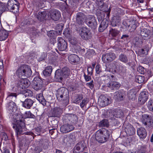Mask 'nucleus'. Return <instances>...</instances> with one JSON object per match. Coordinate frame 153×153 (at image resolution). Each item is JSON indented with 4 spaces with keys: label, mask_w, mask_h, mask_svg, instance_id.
<instances>
[{
    "label": "nucleus",
    "mask_w": 153,
    "mask_h": 153,
    "mask_svg": "<svg viewBox=\"0 0 153 153\" xmlns=\"http://www.w3.org/2000/svg\"><path fill=\"white\" fill-rule=\"evenodd\" d=\"M13 119L16 123L13 124V128L15 129L17 134H22V128L25 126V120L22 114L21 113L15 114L13 115Z\"/></svg>",
    "instance_id": "1"
},
{
    "label": "nucleus",
    "mask_w": 153,
    "mask_h": 153,
    "mask_svg": "<svg viewBox=\"0 0 153 153\" xmlns=\"http://www.w3.org/2000/svg\"><path fill=\"white\" fill-rule=\"evenodd\" d=\"M111 132L105 128H102L97 131L95 137L97 141L100 143H104L108 140Z\"/></svg>",
    "instance_id": "2"
},
{
    "label": "nucleus",
    "mask_w": 153,
    "mask_h": 153,
    "mask_svg": "<svg viewBox=\"0 0 153 153\" xmlns=\"http://www.w3.org/2000/svg\"><path fill=\"white\" fill-rule=\"evenodd\" d=\"M56 96L59 101L63 102L66 105L68 104L69 97V91L67 89L63 87L58 89L56 93Z\"/></svg>",
    "instance_id": "3"
},
{
    "label": "nucleus",
    "mask_w": 153,
    "mask_h": 153,
    "mask_svg": "<svg viewBox=\"0 0 153 153\" xmlns=\"http://www.w3.org/2000/svg\"><path fill=\"white\" fill-rule=\"evenodd\" d=\"M32 74L30 67L28 65L21 66L16 70V74L19 78L26 79L30 77Z\"/></svg>",
    "instance_id": "4"
},
{
    "label": "nucleus",
    "mask_w": 153,
    "mask_h": 153,
    "mask_svg": "<svg viewBox=\"0 0 153 153\" xmlns=\"http://www.w3.org/2000/svg\"><path fill=\"white\" fill-rule=\"evenodd\" d=\"M75 30L79 33L81 38L85 40H87L90 38V30L87 27H77L76 25Z\"/></svg>",
    "instance_id": "5"
},
{
    "label": "nucleus",
    "mask_w": 153,
    "mask_h": 153,
    "mask_svg": "<svg viewBox=\"0 0 153 153\" xmlns=\"http://www.w3.org/2000/svg\"><path fill=\"white\" fill-rule=\"evenodd\" d=\"M7 7L10 11L16 13L19 11V4L16 0H9L7 3Z\"/></svg>",
    "instance_id": "6"
},
{
    "label": "nucleus",
    "mask_w": 153,
    "mask_h": 153,
    "mask_svg": "<svg viewBox=\"0 0 153 153\" xmlns=\"http://www.w3.org/2000/svg\"><path fill=\"white\" fill-rule=\"evenodd\" d=\"M141 120L144 126H145L147 128H153V117L144 114L142 115Z\"/></svg>",
    "instance_id": "7"
},
{
    "label": "nucleus",
    "mask_w": 153,
    "mask_h": 153,
    "mask_svg": "<svg viewBox=\"0 0 153 153\" xmlns=\"http://www.w3.org/2000/svg\"><path fill=\"white\" fill-rule=\"evenodd\" d=\"M43 86V81L38 77H35L32 82L33 88L36 91L41 89Z\"/></svg>",
    "instance_id": "8"
},
{
    "label": "nucleus",
    "mask_w": 153,
    "mask_h": 153,
    "mask_svg": "<svg viewBox=\"0 0 153 153\" xmlns=\"http://www.w3.org/2000/svg\"><path fill=\"white\" fill-rule=\"evenodd\" d=\"M78 120V118L77 116L73 114H67L63 118V121L65 123L70 122V123L76 124Z\"/></svg>",
    "instance_id": "9"
},
{
    "label": "nucleus",
    "mask_w": 153,
    "mask_h": 153,
    "mask_svg": "<svg viewBox=\"0 0 153 153\" xmlns=\"http://www.w3.org/2000/svg\"><path fill=\"white\" fill-rule=\"evenodd\" d=\"M110 99L103 95H100L99 98L98 102L102 107H104L110 104Z\"/></svg>",
    "instance_id": "10"
},
{
    "label": "nucleus",
    "mask_w": 153,
    "mask_h": 153,
    "mask_svg": "<svg viewBox=\"0 0 153 153\" xmlns=\"http://www.w3.org/2000/svg\"><path fill=\"white\" fill-rule=\"evenodd\" d=\"M116 57V55L114 53L110 52L103 54L102 59L103 62L106 63L113 61Z\"/></svg>",
    "instance_id": "11"
},
{
    "label": "nucleus",
    "mask_w": 153,
    "mask_h": 153,
    "mask_svg": "<svg viewBox=\"0 0 153 153\" xmlns=\"http://www.w3.org/2000/svg\"><path fill=\"white\" fill-rule=\"evenodd\" d=\"M86 22L88 25L91 28L95 29L97 27V21L95 17L93 16H89Z\"/></svg>",
    "instance_id": "12"
},
{
    "label": "nucleus",
    "mask_w": 153,
    "mask_h": 153,
    "mask_svg": "<svg viewBox=\"0 0 153 153\" xmlns=\"http://www.w3.org/2000/svg\"><path fill=\"white\" fill-rule=\"evenodd\" d=\"M6 109L9 113L13 114L16 111L17 108L15 103L13 101L7 102Z\"/></svg>",
    "instance_id": "13"
},
{
    "label": "nucleus",
    "mask_w": 153,
    "mask_h": 153,
    "mask_svg": "<svg viewBox=\"0 0 153 153\" xmlns=\"http://www.w3.org/2000/svg\"><path fill=\"white\" fill-rule=\"evenodd\" d=\"M50 13L51 18L55 21L59 20L61 16L60 12L55 9L51 10L50 11Z\"/></svg>",
    "instance_id": "14"
},
{
    "label": "nucleus",
    "mask_w": 153,
    "mask_h": 153,
    "mask_svg": "<svg viewBox=\"0 0 153 153\" xmlns=\"http://www.w3.org/2000/svg\"><path fill=\"white\" fill-rule=\"evenodd\" d=\"M148 98V93L146 91L140 93L138 98V102L140 105L143 104L147 100Z\"/></svg>",
    "instance_id": "15"
},
{
    "label": "nucleus",
    "mask_w": 153,
    "mask_h": 153,
    "mask_svg": "<svg viewBox=\"0 0 153 153\" xmlns=\"http://www.w3.org/2000/svg\"><path fill=\"white\" fill-rule=\"evenodd\" d=\"M57 47L60 51H65L67 48V42L62 38H58Z\"/></svg>",
    "instance_id": "16"
},
{
    "label": "nucleus",
    "mask_w": 153,
    "mask_h": 153,
    "mask_svg": "<svg viewBox=\"0 0 153 153\" xmlns=\"http://www.w3.org/2000/svg\"><path fill=\"white\" fill-rule=\"evenodd\" d=\"M74 128V127L72 125L67 123L61 126L60 131L62 133H65L72 131L73 130Z\"/></svg>",
    "instance_id": "17"
},
{
    "label": "nucleus",
    "mask_w": 153,
    "mask_h": 153,
    "mask_svg": "<svg viewBox=\"0 0 153 153\" xmlns=\"http://www.w3.org/2000/svg\"><path fill=\"white\" fill-rule=\"evenodd\" d=\"M30 81L26 79L20 80L18 82L17 85L18 88L22 89L27 88L30 85Z\"/></svg>",
    "instance_id": "18"
},
{
    "label": "nucleus",
    "mask_w": 153,
    "mask_h": 153,
    "mask_svg": "<svg viewBox=\"0 0 153 153\" xmlns=\"http://www.w3.org/2000/svg\"><path fill=\"white\" fill-rule=\"evenodd\" d=\"M86 19V17L84 14L79 12L77 13L76 16V22L79 25H82Z\"/></svg>",
    "instance_id": "19"
},
{
    "label": "nucleus",
    "mask_w": 153,
    "mask_h": 153,
    "mask_svg": "<svg viewBox=\"0 0 153 153\" xmlns=\"http://www.w3.org/2000/svg\"><path fill=\"white\" fill-rule=\"evenodd\" d=\"M125 131L127 134L129 136L132 135L135 133V130L133 126L129 124L125 128Z\"/></svg>",
    "instance_id": "20"
},
{
    "label": "nucleus",
    "mask_w": 153,
    "mask_h": 153,
    "mask_svg": "<svg viewBox=\"0 0 153 153\" xmlns=\"http://www.w3.org/2000/svg\"><path fill=\"white\" fill-rule=\"evenodd\" d=\"M69 62L72 64H77L79 60V56L74 54L70 55L68 57Z\"/></svg>",
    "instance_id": "21"
},
{
    "label": "nucleus",
    "mask_w": 153,
    "mask_h": 153,
    "mask_svg": "<svg viewBox=\"0 0 153 153\" xmlns=\"http://www.w3.org/2000/svg\"><path fill=\"white\" fill-rule=\"evenodd\" d=\"M33 102H34L31 99H26L22 102V105L23 107L27 109H30L33 105Z\"/></svg>",
    "instance_id": "22"
},
{
    "label": "nucleus",
    "mask_w": 153,
    "mask_h": 153,
    "mask_svg": "<svg viewBox=\"0 0 153 153\" xmlns=\"http://www.w3.org/2000/svg\"><path fill=\"white\" fill-rule=\"evenodd\" d=\"M137 133L140 137L142 139H144L147 135L146 129L143 127L138 128L137 130Z\"/></svg>",
    "instance_id": "23"
},
{
    "label": "nucleus",
    "mask_w": 153,
    "mask_h": 153,
    "mask_svg": "<svg viewBox=\"0 0 153 153\" xmlns=\"http://www.w3.org/2000/svg\"><path fill=\"white\" fill-rule=\"evenodd\" d=\"M108 86L112 90L119 88L120 85L118 82L112 81H110L107 84Z\"/></svg>",
    "instance_id": "24"
},
{
    "label": "nucleus",
    "mask_w": 153,
    "mask_h": 153,
    "mask_svg": "<svg viewBox=\"0 0 153 153\" xmlns=\"http://www.w3.org/2000/svg\"><path fill=\"white\" fill-rule=\"evenodd\" d=\"M7 95V97L6 99L7 102L15 101L18 95L17 93L12 92H8Z\"/></svg>",
    "instance_id": "25"
},
{
    "label": "nucleus",
    "mask_w": 153,
    "mask_h": 153,
    "mask_svg": "<svg viewBox=\"0 0 153 153\" xmlns=\"http://www.w3.org/2000/svg\"><path fill=\"white\" fill-rule=\"evenodd\" d=\"M48 15L45 11L39 12L36 16V18L40 21H42L46 20Z\"/></svg>",
    "instance_id": "26"
},
{
    "label": "nucleus",
    "mask_w": 153,
    "mask_h": 153,
    "mask_svg": "<svg viewBox=\"0 0 153 153\" xmlns=\"http://www.w3.org/2000/svg\"><path fill=\"white\" fill-rule=\"evenodd\" d=\"M121 20L120 17L118 16H114L111 22V24L112 27H115L120 23Z\"/></svg>",
    "instance_id": "27"
},
{
    "label": "nucleus",
    "mask_w": 153,
    "mask_h": 153,
    "mask_svg": "<svg viewBox=\"0 0 153 153\" xmlns=\"http://www.w3.org/2000/svg\"><path fill=\"white\" fill-rule=\"evenodd\" d=\"M108 26V22L106 20H103L101 23L99 27V31L100 32L103 31Z\"/></svg>",
    "instance_id": "28"
},
{
    "label": "nucleus",
    "mask_w": 153,
    "mask_h": 153,
    "mask_svg": "<svg viewBox=\"0 0 153 153\" xmlns=\"http://www.w3.org/2000/svg\"><path fill=\"white\" fill-rule=\"evenodd\" d=\"M62 110L59 108H55L52 111V116L55 117H59L62 113Z\"/></svg>",
    "instance_id": "29"
},
{
    "label": "nucleus",
    "mask_w": 153,
    "mask_h": 153,
    "mask_svg": "<svg viewBox=\"0 0 153 153\" xmlns=\"http://www.w3.org/2000/svg\"><path fill=\"white\" fill-rule=\"evenodd\" d=\"M8 35V32L4 29L0 30V41L5 40L7 38Z\"/></svg>",
    "instance_id": "30"
},
{
    "label": "nucleus",
    "mask_w": 153,
    "mask_h": 153,
    "mask_svg": "<svg viewBox=\"0 0 153 153\" xmlns=\"http://www.w3.org/2000/svg\"><path fill=\"white\" fill-rule=\"evenodd\" d=\"M117 70L119 73L121 75H123L125 74L127 71L126 67L122 65H119Z\"/></svg>",
    "instance_id": "31"
},
{
    "label": "nucleus",
    "mask_w": 153,
    "mask_h": 153,
    "mask_svg": "<svg viewBox=\"0 0 153 153\" xmlns=\"http://www.w3.org/2000/svg\"><path fill=\"white\" fill-rule=\"evenodd\" d=\"M55 78L57 79L59 82L61 81L62 79L64 78V77L62 74L61 71L59 70H57L55 73Z\"/></svg>",
    "instance_id": "32"
},
{
    "label": "nucleus",
    "mask_w": 153,
    "mask_h": 153,
    "mask_svg": "<svg viewBox=\"0 0 153 153\" xmlns=\"http://www.w3.org/2000/svg\"><path fill=\"white\" fill-rule=\"evenodd\" d=\"M117 99L120 100H122L123 99V97L126 95L125 92L123 90H120L115 93Z\"/></svg>",
    "instance_id": "33"
},
{
    "label": "nucleus",
    "mask_w": 153,
    "mask_h": 153,
    "mask_svg": "<svg viewBox=\"0 0 153 153\" xmlns=\"http://www.w3.org/2000/svg\"><path fill=\"white\" fill-rule=\"evenodd\" d=\"M52 71V67L51 66H49L45 68V69L43 71V73L45 76H50L51 75Z\"/></svg>",
    "instance_id": "34"
},
{
    "label": "nucleus",
    "mask_w": 153,
    "mask_h": 153,
    "mask_svg": "<svg viewBox=\"0 0 153 153\" xmlns=\"http://www.w3.org/2000/svg\"><path fill=\"white\" fill-rule=\"evenodd\" d=\"M36 98L39 102L43 105L46 104V101L44 99L43 94L41 93L39 94L36 95Z\"/></svg>",
    "instance_id": "35"
},
{
    "label": "nucleus",
    "mask_w": 153,
    "mask_h": 153,
    "mask_svg": "<svg viewBox=\"0 0 153 153\" xmlns=\"http://www.w3.org/2000/svg\"><path fill=\"white\" fill-rule=\"evenodd\" d=\"M98 126L100 127H108L109 123L108 120L105 119L102 120L99 122Z\"/></svg>",
    "instance_id": "36"
},
{
    "label": "nucleus",
    "mask_w": 153,
    "mask_h": 153,
    "mask_svg": "<svg viewBox=\"0 0 153 153\" xmlns=\"http://www.w3.org/2000/svg\"><path fill=\"white\" fill-rule=\"evenodd\" d=\"M61 71L64 78H67L69 76L70 73V71L69 69L67 67L63 68Z\"/></svg>",
    "instance_id": "37"
},
{
    "label": "nucleus",
    "mask_w": 153,
    "mask_h": 153,
    "mask_svg": "<svg viewBox=\"0 0 153 153\" xmlns=\"http://www.w3.org/2000/svg\"><path fill=\"white\" fill-rule=\"evenodd\" d=\"M123 111L120 109H115L113 113L114 116L117 118H120L123 116Z\"/></svg>",
    "instance_id": "38"
},
{
    "label": "nucleus",
    "mask_w": 153,
    "mask_h": 153,
    "mask_svg": "<svg viewBox=\"0 0 153 153\" xmlns=\"http://www.w3.org/2000/svg\"><path fill=\"white\" fill-rule=\"evenodd\" d=\"M120 33V31L115 28H111L109 31V34L113 37H116Z\"/></svg>",
    "instance_id": "39"
},
{
    "label": "nucleus",
    "mask_w": 153,
    "mask_h": 153,
    "mask_svg": "<svg viewBox=\"0 0 153 153\" xmlns=\"http://www.w3.org/2000/svg\"><path fill=\"white\" fill-rule=\"evenodd\" d=\"M118 60L124 63H126L128 62V57L126 55L123 54H121L119 55Z\"/></svg>",
    "instance_id": "40"
},
{
    "label": "nucleus",
    "mask_w": 153,
    "mask_h": 153,
    "mask_svg": "<svg viewBox=\"0 0 153 153\" xmlns=\"http://www.w3.org/2000/svg\"><path fill=\"white\" fill-rule=\"evenodd\" d=\"M133 42L136 45L140 46L142 44L143 42L141 39L136 37L133 39Z\"/></svg>",
    "instance_id": "41"
},
{
    "label": "nucleus",
    "mask_w": 153,
    "mask_h": 153,
    "mask_svg": "<svg viewBox=\"0 0 153 153\" xmlns=\"http://www.w3.org/2000/svg\"><path fill=\"white\" fill-rule=\"evenodd\" d=\"M96 15L97 16V18L99 20H102L104 17V12L103 11L97 10V11Z\"/></svg>",
    "instance_id": "42"
},
{
    "label": "nucleus",
    "mask_w": 153,
    "mask_h": 153,
    "mask_svg": "<svg viewBox=\"0 0 153 153\" xmlns=\"http://www.w3.org/2000/svg\"><path fill=\"white\" fill-rule=\"evenodd\" d=\"M23 117L24 119L27 118H36V116L30 111L26 112L24 115Z\"/></svg>",
    "instance_id": "43"
},
{
    "label": "nucleus",
    "mask_w": 153,
    "mask_h": 153,
    "mask_svg": "<svg viewBox=\"0 0 153 153\" xmlns=\"http://www.w3.org/2000/svg\"><path fill=\"white\" fill-rule=\"evenodd\" d=\"M22 92L23 94L26 97H31L33 96V92L32 91L30 90L26 89L23 90Z\"/></svg>",
    "instance_id": "44"
},
{
    "label": "nucleus",
    "mask_w": 153,
    "mask_h": 153,
    "mask_svg": "<svg viewBox=\"0 0 153 153\" xmlns=\"http://www.w3.org/2000/svg\"><path fill=\"white\" fill-rule=\"evenodd\" d=\"M144 79L143 76L138 75L136 77L135 81L139 83H141L144 81Z\"/></svg>",
    "instance_id": "45"
},
{
    "label": "nucleus",
    "mask_w": 153,
    "mask_h": 153,
    "mask_svg": "<svg viewBox=\"0 0 153 153\" xmlns=\"http://www.w3.org/2000/svg\"><path fill=\"white\" fill-rule=\"evenodd\" d=\"M133 90H130L128 93V96L130 99L133 100L135 97V94Z\"/></svg>",
    "instance_id": "46"
},
{
    "label": "nucleus",
    "mask_w": 153,
    "mask_h": 153,
    "mask_svg": "<svg viewBox=\"0 0 153 153\" xmlns=\"http://www.w3.org/2000/svg\"><path fill=\"white\" fill-rule=\"evenodd\" d=\"M104 0H96V3L98 6V7L103 10V7L104 6V3L103 1Z\"/></svg>",
    "instance_id": "47"
},
{
    "label": "nucleus",
    "mask_w": 153,
    "mask_h": 153,
    "mask_svg": "<svg viewBox=\"0 0 153 153\" xmlns=\"http://www.w3.org/2000/svg\"><path fill=\"white\" fill-rule=\"evenodd\" d=\"M140 34L142 36L146 37H147L149 34V30L147 29H144L141 31Z\"/></svg>",
    "instance_id": "48"
},
{
    "label": "nucleus",
    "mask_w": 153,
    "mask_h": 153,
    "mask_svg": "<svg viewBox=\"0 0 153 153\" xmlns=\"http://www.w3.org/2000/svg\"><path fill=\"white\" fill-rule=\"evenodd\" d=\"M56 34V31L53 30H51L47 32V35L48 36L51 38L55 37Z\"/></svg>",
    "instance_id": "49"
},
{
    "label": "nucleus",
    "mask_w": 153,
    "mask_h": 153,
    "mask_svg": "<svg viewBox=\"0 0 153 153\" xmlns=\"http://www.w3.org/2000/svg\"><path fill=\"white\" fill-rule=\"evenodd\" d=\"M26 97L23 94V93L22 92L20 94L18 95V98L19 99L20 101L22 103L25 100Z\"/></svg>",
    "instance_id": "50"
},
{
    "label": "nucleus",
    "mask_w": 153,
    "mask_h": 153,
    "mask_svg": "<svg viewBox=\"0 0 153 153\" xmlns=\"http://www.w3.org/2000/svg\"><path fill=\"white\" fill-rule=\"evenodd\" d=\"M74 137L73 135H70L66 138H65L64 140H69V143H70L71 142L74 141Z\"/></svg>",
    "instance_id": "51"
},
{
    "label": "nucleus",
    "mask_w": 153,
    "mask_h": 153,
    "mask_svg": "<svg viewBox=\"0 0 153 153\" xmlns=\"http://www.w3.org/2000/svg\"><path fill=\"white\" fill-rule=\"evenodd\" d=\"M147 106L150 110L153 111V100H150L148 102Z\"/></svg>",
    "instance_id": "52"
},
{
    "label": "nucleus",
    "mask_w": 153,
    "mask_h": 153,
    "mask_svg": "<svg viewBox=\"0 0 153 153\" xmlns=\"http://www.w3.org/2000/svg\"><path fill=\"white\" fill-rule=\"evenodd\" d=\"M83 98L82 96V95H78L77 98L74 100V102L76 104H78L80 102V100Z\"/></svg>",
    "instance_id": "53"
},
{
    "label": "nucleus",
    "mask_w": 153,
    "mask_h": 153,
    "mask_svg": "<svg viewBox=\"0 0 153 153\" xmlns=\"http://www.w3.org/2000/svg\"><path fill=\"white\" fill-rule=\"evenodd\" d=\"M88 103V101L87 98L84 99L82 100V102L80 103V105L82 108L84 107Z\"/></svg>",
    "instance_id": "54"
},
{
    "label": "nucleus",
    "mask_w": 153,
    "mask_h": 153,
    "mask_svg": "<svg viewBox=\"0 0 153 153\" xmlns=\"http://www.w3.org/2000/svg\"><path fill=\"white\" fill-rule=\"evenodd\" d=\"M86 85L87 86H88L90 89H92L94 87V82L92 80L90 82L86 83Z\"/></svg>",
    "instance_id": "55"
},
{
    "label": "nucleus",
    "mask_w": 153,
    "mask_h": 153,
    "mask_svg": "<svg viewBox=\"0 0 153 153\" xmlns=\"http://www.w3.org/2000/svg\"><path fill=\"white\" fill-rule=\"evenodd\" d=\"M5 4L0 1V10L4 11L5 10Z\"/></svg>",
    "instance_id": "56"
},
{
    "label": "nucleus",
    "mask_w": 153,
    "mask_h": 153,
    "mask_svg": "<svg viewBox=\"0 0 153 153\" xmlns=\"http://www.w3.org/2000/svg\"><path fill=\"white\" fill-rule=\"evenodd\" d=\"M96 73L97 74H100L102 72V71L100 68V65H97L96 67Z\"/></svg>",
    "instance_id": "57"
},
{
    "label": "nucleus",
    "mask_w": 153,
    "mask_h": 153,
    "mask_svg": "<svg viewBox=\"0 0 153 153\" xmlns=\"http://www.w3.org/2000/svg\"><path fill=\"white\" fill-rule=\"evenodd\" d=\"M145 69L142 66L139 67L137 68V71L141 74H144V70Z\"/></svg>",
    "instance_id": "58"
},
{
    "label": "nucleus",
    "mask_w": 153,
    "mask_h": 153,
    "mask_svg": "<svg viewBox=\"0 0 153 153\" xmlns=\"http://www.w3.org/2000/svg\"><path fill=\"white\" fill-rule=\"evenodd\" d=\"M78 144L79 145V146L81 149V151H82V152L83 151H84L85 148V146L84 143H79Z\"/></svg>",
    "instance_id": "59"
},
{
    "label": "nucleus",
    "mask_w": 153,
    "mask_h": 153,
    "mask_svg": "<svg viewBox=\"0 0 153 153\" xmlns=\"http://www.w3.org/2000/svg\"><path fill=\"white\" fill-rule=\"evenodd\" d=\"M93 68L92 67H88L87 69L88 74V75H91L92 74Z\"/></svg>",
    "instance_id": "60"
},
{
    "label": "nucleus",
    "mask_w": 153,
    "mask_h": 153,
    "mask_svg": "<svg viewBox=\"0 0 153 153\" xmlns=\"http://www.w3.org/2000/svg\"><path fill=\"white\" fill-rule=\"evenodd\" d=\"M47 55L46 53H43L41 55L40 57L39 58V61H41L42 60H44L46 57Z\"/></svg>",
    "instance_id": "61"
},
{
    "label": "nucleus",
    "mask_w": 153,
    "mask_h": 153,
    "mask_svg": "<svg viewBox=\"0 0 153 153\" xmlns=\"http://www.w3.org/2000/svg\"><path fill=\"white\" fill-rule=\"evenodd\" d=\"M88 75H86L85 73L84 74V78L86 82L89 81L91 79V77L90 76Z\"/></svg>",
    "instance_id": "62"
},
{
    "label": "nucleus",
    "mask_w": 153,
    "mask_h": 153,
    "mask_svg": "<svg viewBox=\"0 0 153 153\" xmlns=\"http://www.w3.org/2000/svg\"><path fill=\"white\" fill-rule=\"evenodd\" d=\"M148 50L146 48H144V49H141V53L143 54H147Z\"/></svg>",
    "instance_id": "63"
},
{
    "label": "nucleus",
    "mask_w": 153,
    "mask_h": 153,
    "mask_svg": "<svg viewBox=\"0 0 153 153\" xmlns=\"http://www.w3.org/2000/svg\"><path fill=\"white\" fill-rule=\"evenodd\" d=\"M57 124H56L54 126V128H53L52 129L49 130V133L51 134V135H52L53 133L54 132V130H56V128L57 126Z\"/></svg>",
    "instance_id": "64"
}]
</instances>
